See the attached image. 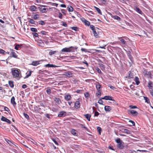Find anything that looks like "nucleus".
<instances>
[{"label":"nucleus","instance_id":"obj_53","mask_svg":"<svg viewBox=\"0 0 153 153\" xmlns=\"http://www.w3.org/2000/svg\"><path fill=\"white\" fill-rule=\"evenodd\" d=\"M32 34L33 36L36 37H38L39 36L38 35V33H32Z\"/></svg>","mask_w":153,"mask_h":153},{"label":"nucleus","instance_id":"obj_13","mask_svg":"<svg viewBox=\"0 0 153 153\" xmlns=\"http://www.w3.org/2000/svg\"><path fill=\"white\" fill-rule=\"evenodd\" d=\"M134 9L135 11H136L138 13H139L142 15L143 14V13L142 12V11L140 10V9L138 7H135Z\"/></svg>","mask_w":153,"mask_h":153},{"label":"nucleus","instance_id":"obj_64","mask_svg":"<svg viewBox=\"0 0 153 153\" xmlns=\"http://www.w3.org/2000/svg\"><path fill=\"white\" fill-rule=\"evenodd\" d=\"M120 42L123 44H126V41H125V40L123 39H121L120 40Z\"/></svg>","mask_w":153,"mask_h":153},{"label":"nucleus","instance_id":"obj_59","mask_svg":"<svg viewBox=\"0 0 153 153\" xmlns=\"http://www.w3.org/2000/svg\"><path fill=\"white\" fill-rule=\"evenodd\" d=\"M52 140L56 145H59L58 143L54 138H52Z\"/></svg>","mask_w":153,"mask_h":153},{"label":"nucleus","instance_id":"obj_17","mask_svg":"<svg viewBox=\"0 0 153 153\" xmlns=\"http://www.w3.org/2000/svg\"><path fill=\"white\" fill-rule=\"evenodd\" d=\"M74 106L75 108L77 109L80 108V103L79 101H76L74 103Z\"/></svg>","mask_w":153,"mask_h":153},{"label":"nucleus","instance_id":"obj_31","mask_svg":"<svg viewBox=\"0 0 153 153\" xmlns=\"http://www.w3.org/2000/svg\"><path fill=\"white\" fill-rule=\"evenodd\" d=\"M94 7L95 8V10H96V11L97 12L100 14V15H102V12L101 11V10H100L98 8L95 7V6H94Z\"/></svg>","mask_w":153,"mask_h":153},{"label":"nucleus","instance_id":"obj_35","mask_svg":"<svg viewBox=\"0 0 153 153\" xmlns=\"http://www.w3.org/2000/svg\"><path fill=\"white\" fill-rule=\"evenodd\" d=\"M112 17L114 19H116L118 21H120V20L121 18L119 16H114Z\"/></svg>","mask_w":153,"mask_h":153},{"label":"nucleus","instance_id":"obj_26","mask_svg":"<svg viewBox=\"0 0 153 153\" xmlns=\"http://www.w3.org/2000/svg\"><path fill=\"white\" fill-rule=\"evenodd\" d=\"M8 83L10 87L13 88L14 87V82L13 81H9Z\"/></svg>","mask_w":153,"mask_h":153},{"label":"nucleus","instance_id":"obj_63","mask_svg":"<svg viewBox=\"0 0 153 153\" xmlns=\"http://www.w3.org/2000/svg\"><path fill=\"white\" fill-rule=\"evenodd\" d=\"M97 72H98L99 73V74H101L102 73V72H101V70H100V69H99L98 68H97Z\"/></svg>","mask_w":153,"mask_h":153},{"label":"nucleus","instance_id":"obj_4","mask_svg":"<svg viewBox=\"0 0 153 153\" xmlns=\"http://www.w3.org/2000/svg\"><path fill=\"white\" fill-rule=\"evenodd\" d=\"M10 50L11 51L10 55L11 54L12 55V56H10L8 57V58L7 59H9L10 58L12 57H13L15 58H17V55H16V53L14 52L13 51V50L12 49H10Z\"/></svg>","mask_w":153,"mask_h":153},{"label":"nucleus","instance_id":"obj_5","mask_svg":"<svg viewBox=\"0 0 153 153\" xmlns=\"http://www.w3.org/2000/svg\"><path fill=\"white\" fill-rule=\"evenodd\" d=\"M143 73H145L146 75L147 76L148 78H150L151 79H152L153 75L152 74L150 71H147L144 70Z\"/></svg>","mask_w":153,"mask_h":153},{"label":"nucleus","instance_id":"obj_20","mask_svg":"<svg viewBox=\"0 0 153 153\" xmlns=\"http://www.w3.org/2000/svg\"><path fill=\"white\" fill-rule=\"evenodd\" d=\"M104 109L106 111H109L111 109V108L110 106H105L104 107Z\"/></svg>","mask_w":153,"mask_h":153},{"label":"nucleus","instance_id":"obj_2","mask_svg":"<svg viewBox=\"0 0 153 153\" xmlns=\"http://www.w3.org/2000/svg\"><path fill=\"white\" fill-rule=\"evenodd\" d=\"M39 7H38V8L40 12L42 13H45L47 12L48 9L46 8H42V7H47L46 5H43L40 4L38 5Z\"/></svg>","mask_w":153,"mask_h":153},{"label":"nucleus","instance_id":"obj_40","mask_svg":"<svg viewBox=\"0 0 153 153\" xmlns=\"http://www.w3.org/2000/svg\"><path fill=\"white\" fill-rule=\"evenodd\" d=\"M39 17V15L37 14H35L33 16V19L35 20H36L38 19Z\"/></svg>","mask_w":153,"mask_h":153},{"label":"nucleus","instance_id":"obj_22","mask_svg":"<svg viewBox=\"0 0 153 153\" xmlns=\"http://www.w3.org/2000/svg\"><path fill=\"white\" fill-rule=\"evenodd\" d=\"M127 55L131 61L132 62V60H133V58L132 56L131 55V52L129 51L127 53Z\"/></svg>","mask_w":153,"mask_h":153},{"label":"nucleus","instance_id":"obj_44","mask_svg":"<svg viewBox=\"0 0 153 153\" xmlns=\"http://www.w3.org/2000/svg\"><path fill=\"white\" fill-rule=\"evenodd\" d=\"M115 141L116 142V143H117L118 144L121 142H122V141H121L120 139L119 138H118L117 139L115 140Z\"/></svg>","mask_w":153,"mask_h":153},{"label":"nucleus","instance_id":"obj_62","mask_svg":"<svg viewBox=\"0 0 153 153\" xmlns=\"http://www.w3.org/2000/svg\"><path fill=\"white\" fill-rule=\"evenodd\" d=\"M107 44H104L103 46H100L99 48H103V49H105V47L106 46Z\"/></svg>","mask_w":153,"mask_h":153},{"label":"nucleus","instance_id":"obj_60","mask_svg":"<svg viewBox=\"0 0 153 153\" xmlns=\"http://www.w3.org/2000/svg\"><path fill=\"white\" fill-rule=\"evenodd\" d=\"M46 92L48 94H50L51 93V90L50 89H47Z\"/></svg>","mask_w":153,"mask_h":153},{"label":"nucleus","instance_id":"obj_6","mask_svg":"<svg viewBox=\"0 0 153 153\" xmlns=\"http://www.w3.org/2000/svg\"><path fill=\"white\" fill-rule=\"evenodd\" d=\"M67 114L66 112L65 111H60L58 115V117H65Z\"/></svg>","mask_w":153,"mask_h":153},{"label":"nucleus","instance_id":"obj_24","mask_svg":"<svg viewBox=\"0 0 153 153\" xmlns=\"http://www.w3.org/2000/svg\"><path fill=\"white\" fill-rule=\"evenodd\" d=\"M15 97H14L13 96L11 98V103L14 105H16V102H15Z\"/></svg>","mask_w":153,"mask_h":153},{"label":"nucleus","instance_id":"obj_8","mask_svg":"<svg viewBox=\"0 0 153 153\" xmlns=\"http://www.w3.org/2000/svg\"><path fill=\"white\" fill-rule=\"evenodd\" d=\"M73 73L70 71H68L65 72V75L66 76L68 77H72L73 76Z\"/></svg>","mask_w":153,"mask_h":153},{"label":"nucleus","instance_id":"obj_32","mask_svg":"<svg viewBox=\"0 0 153 153\" xmlns=\"http://www.w3.org/2000/svg\"><path fill=\"white\" fill-rule=\"evenodd\" d=\"M112 97L109 96H105V100H111Z\"/></svg>","mask_w":153,"mask_h":153},{"label":"nucleus","instance_id":"obj_1","mask_svg":"<svg viewBox=\"0 0 153 153\" xmlns=\"http://www.w3.org/2000/svg\"><path fill=\"white\" fill-rule=\"evenodd\" d=\"M92 32L94 34L95 37L98 38L100 37V35L102 33V31L101 30L98 31V30L97 29H92Z\"/></svg>","mask_w":153,"mask_h":153},{"label":"nucleus","instance_id":"obj_50","mask_svg":"<svg viewBox=\"0 0 153 153\" xmlns=\"http://www.w3.org/2000/svg\"><path fill=\"white\" fill-rule=\"evenodd\" d=\"M129 122H130L131 123V126H135V123L134 121L131 120H129Z\"/></svg>","mask_w":153,"mask_h":153},{"label":"nucleus","instance_id":"obj_57","mask_svg":"<svg viewBox=\"0 0 153 153\" xmlns=\"http://www.w3.org/2000/svg\"><path fill=\"white\" fill-rule=\"evenodd\" d=\"M45 116L48 118L49 119H50L51 118V117H50V116L52 117V115H50L49 114H45Z\"/></svg>","mask_w":153,"mask_h":153},{"label":"nucleus","instance_id":"obj_16","mask_svg":"<svg viewBox=\"0 0 153 153\" xmlns=\"http://www.w3.org/2000/svg\"><path fill=\"white\" fill-rule=\"evenodd\" d=\"M124 143L122 142L120 143H118L117 145V147L120 149H123L124 147V146L123 145Z\"/></svg>","mask_w":153,"mask_h":153},{"label":"nucleus","instance_id":"obj_28","mask_svg":"<svg viewBox=\"0 0 153 153\" xmlns=\"http://www.w3.org/2000/svg\"><path fill=\"white\" fill-rule=\"evenodd\" d=\"M22 45L21 44H16L15 47V49L16 50H18L19 49V48H22Z\"/></svg>","mask_w":153,"mask_h":153},{"label":"nucleus","instance_id":"obj_45","mask_svg":"<svg viewBox=\"0 0 153 153\" xmlns=\"http://www.w3.org/2000/svg\"><path fill=\"white\" fill-rule=\"evenodd\" d=\"M25 117L27 119L29 120V117L28 115L26 113H23Z\"/></svg>","mask_w":153,"mask_h":153},{"label":"nucleus","instance_id":"obj_43","mask_svg":"<svg viewBox=\"0 0 153 153\" xmlns=\"http://www.w3.org/2000/svg\"><path fill=\"white\" fill-rule=\"evenodd\" d=\"M7 143L10 146H12V144L14 145V144L12 143V142L10 140H6Z\"/></svg>","mask_w":153,"mask_h":153},{"label":"nucleus","instance_id":"obj_14","mask_svg":"<svg viewBox=\"0 0 153 153\" xmlns=\"http://www.w3.org/2000/svg\"><path fill=\"white\" fill-rule=\"evenodd\" d=\"M44 66L47 67L48 68H56L58 67L59 66H56L54 65L48 64H47L45 65Z\"/></svg>","mask_w":153,"mask_h":153},{"label":"nucleus","instance_id":"obj_61","mask_svg":"<svg viewBox=\"0 0 153 153\" xmlns=\"http://www.w3.org/2000/svg\"><path fill=\"white\" fill-rule=\"evenodd\" d=\"M99 114V112L97 111H96L94 113V117L98 116Z\"/></svg>","mask_w":153,"mask_h":153},{"label":"nucleus","instance_id":"obj_36","mask_svg":"<svg viewBox=\"0 0 153 153\" xmlns=\"http://www.w3.org/2000/svg\"><path fill=\"white\" fill-rule=\"evenodd\" d=\"M28 22L31 24H34L35 21H34L33 19H31L30 18H28Z\"/></svg>","mask_w":153,"mask_h":153},{"label":"nucleus","instance_id":"obj_3","mask_svg":"<svg viewBox=\"0 0 153 153\" xmlns=\"http://www.w3.org/2000/svg\"><path fill=\"white\" fill-rule=\"evenodd\" d=\"M11 72L12 75L15 77H18L19 74V72L17 70H13L12 69Z\"/></svg>","mask_w":153,"mask_h":153},{"label":"nucleus","instance_id":"obj_29","mask_svg":"<svg viewBox=\"0 0 153 153\" xmlns=\"http://www.w3.org/2000/svg\"><path fill=\"white\" fill-rule=\"evenodd\" d=\"M61 51L64 52H70L69 48H65L62 49Z\"/></svg>","mask_w":153,"mask_h":153},{"label":"nucleus","instance_id":"obj_46","mask_svg":"<svg viewBox=\"0 0 153 153\" xmlns=\"http://www.w3.org/2000/svg\"><path fill=\"white\" fill-rule=\"evenodd\" d=\"M97 131H98V132H99V134H100L101 131H102L101 128L100 127H97Z\"/></svg>","mask_w":153,"mask_h":153},{"label":"nucleus","instance_id":"obj_41","mask_svg":"<svg viewBox=\"0 0 153 153\" xmlns=\"http://www.w3.org/2000/svg\"><path fill=\"white\" fill-rule=\"evenodd\" d=\"M57 51H51L49 52V55L50 56L52 55L53 54H55Z\"/></svg>","mask_w":153,"mask_h":153},{"label":"nucleus","instance_id":"obj_10","mask_svg":"<svg viewBox=\"0 0 153 153\" xmlns=\"http://www.w3.org/2000/svg\"><path fill=\"white\" fill-rule=\"evenodd\" d=\"M129 111L133 116H135L138 114V113L134 110H129Z\"/></svg>","mask_w":153,"mask_h":153},{"label":"nucleus","instance_id":"obj_7","mask_svg":"<svg viewBox=\"0 0 153 153\" xmlns=\"http://www.w3.org/2000/svg\"><path fill=\"white\" fill-rule=\"evenodd\" d=\"M1 120L6 122L9 124H10L11 123V122L10 120L4 116H2Z\"/></svg>","mask_w":153,"mask_h":153},{"label":"nucleus","instance_id":"obj_49","mask_svg":"<svg viewBox=\"0 0 153 153\" xmlns=\"http://www.w3.org/2000/svg\"><path fill=\"white\" fill-rule=\"evenodd\" d=\"M80 126L82 127V128H84V129H85L87 131H88V129L87 128V127H86L85 126H83V125L82 124H80Z\"/></svg>","mask_w":153,"mask_h":153},{"label":"nucleus","instance_id":"obj_37","mask_svg":"<svg viewBox=\"0 0 153 153\" xmlns=\"http://www.w3.org/2000/svg\"><path fill=\"white\" fill-rule=\"evenodd\" d=\"M96 87L98 91L100 90V89L101 88V85L99 83H98L96 85Z\"/></svg>","mask_w":153,"mask_h":153},{"label":"nucleus","instance_id":"obj_38","mask_svg":"<svg viewBox=\"0 0 153 153\" xmlns=\"http://www.w3.org/2000/svg\"><path fill=\"white\" fill-rule=\"evenodd\" d=\"M3 107H4V110L5 111H8V113L10 114L11 112L10 111V110L6 106H3Z\"/></svg>","mask_w":153,"mask_h":153},{"label":"nucleus","instance_id":"obj_55","mask_svg":"<svg viewBox=\"0 0 153 153\" xmlns=\"http://www.w3.org/2000/svg\"><path fill=\"white\" fill-rule=\"evenodd\" d=\"M62 25L63 26H64L65 27H67L68 25L66 22H62Z\"/></svg>","mask_w":153,"mask_h":153},{"label":"nucleus","instance_id":"obj_54","mask_svg":"<svg viewBox=\"0 0 153 153\" xmlns=\"http://www.w3.org/2000/svg\"><path fill=\"white\" fill-rule=\"evenodd\" d=\"M96 94L97 96H100L101 95V93L100 92V90H99L97 91V92L96 93Z\"/></svg>","mask_w":153,"mask_h":153},{"label":"nucleus","instance_id":"obj_27","mask_svg":"<svg viewBox=\"0 0 153 153\" xmlns=\"http://www.w3.org/2000/svg\"><path fill=\"white\" fill-rule=\"evenodd\" d=\"M134 81L135 82L137 85L139 84L140 82L139 80V79L137 76L135 77Z\"/></svg>","mask_w":153,"mask_h":153},{"label":"nucleus","instance_id":"obj_15","mask_svg":"<svg viewBox=\"0 0 153 153\" xmlns=\"http://www.w3.org/2000/svg\"><path fill=\"white\" fill-rule=\"evenodd\" d=\"M69 48L70 52H74L75 51V50H76L77 49L78 47L71 46L69 47Z\"/></svg>","mask_w":153,"mask_h":153},{"label":"nucleus","instance_id":"obj_34","mask_svg":"<svg viewBox=\"0 0 153 153\" xmlns=\"http://www.w3.org/2000/svg\"><path fill=\"white\" fill-rule=\"evenodd\" d=\"M76 131L74 129H72L71 131V133L74 135H76Z\"/></svg>","mask_w":153,"mask_h":153},{"label":"nucleus","instance_id":"obj_33","mask_svg":"<svg viewBox=\"0 0 153 153\" xmlns=\"http://www.w3.org/2000/svg\"><path fill=\"white\" fill-rule=\"evenodd\" d=\"M152 82L151 81L149 80L148 83V86L149 88H151L152 87Z\"/></svg>","mask_w":153,"mask_h":153},{"label":"nucleus","instance_id":"obj_47","mask_svg":"<svg viewBox=\"0 0 153 153\" xmlns=\"http://www.w3.org/2000/svg\"><path fill=\"white\" fill-rule=\"evenodd\" d=\"M84 95L86 98H88L89 96V94L88 92H87L84 93Z\"/></svg>","mask_w":153,"mask_h":153},{"label":"nucleus","instance_id":"obj_42","mask_svg":"<svg viewBox=\"0 0 153 153\" xmlns=\"http://www.w3.org/2000/svg\"><path fill=\"white\" fill-rule=\"evenodd\" d=\"M32 72V71H29V73L28 74H27V73L26 74L27 75L25 77V78H27L28 77L30 76L31 75Z\"/></svg>","mask_w":153,"mask_h":153},{"label":"nucleus","instance_id":"obj_30","mask_svg":"<svg viewBox=\"0 0 153 153\" xmlns=\"http://www.w3.org/2000/svg\"><path fill=\"white\" fill-rule=\"evenodd\" d=\"M67 9L69 12H72L73 11V8L70 5L68 6Z\"/></svg>","mask_w":153,"mask_h":153},{"label":"nucleus","instance_id":"obj_11","mask_svg":"<svg viewBox=\"0 0 153 153\" xmlns=\"http://www.w3.org/2000/svg\"><path fill=\"white\" fill-rule=\"evenodd\" d=\"M29 10L32 11H37V8L35 6L32 5L30 7Z\"/></svg>","mask_w":153,"mask_h":153},{"label":"nucleus","instance_id":"obj_48","mask_svg":"<svg viewBox=\"0 0 153 153\" xmlns=\"http://www.w3.org/2000/svg\"><path fill=\"white\" fill-rule=\"evenodd\" d=\"M81 50L82 51H84L85 52H88V53H90L91 52L90 51H88L87 49H86L85 48H81Z\"/></svg>","mask_w":153,"mask_h":153},{"label":"nucleus","instance_id":"obj_56","mask_svg":"<svg viewBox=\"0 0 153 153\" xmlns=\"http://www.w3.org/2000/svg\"><path fill=\"white\" fill-rule=\"evenodd\" d=\"M98 103L100 104L103 105V102L101 99H100L98 101Z\"/></svg>","mask_w":153,"mask_h":153},{"label":"nucleus","instance_id":"obj_23","mask_svg":"<svg viewBox=\"0 0 153 153\" xmlns=\"http://www.w3.org/2000/svg\"><path fill=\"white\" fill-rule=\"evenodd\" d=\"M39 64V61H36L32 62V63L30 64L33 66H36Z\"/></svg>","mask_w":153,"mask_h":153},{"label":"nucleus","instance_id":"obj_18","mask_svg":"<svg viewBox=\"0 0 153 153\" xmlns=\"http://www.w3.org/2000/svg\"><path fill=\"white\" fill-rule=\"evenodd\" d=\"M128 76H126V77L128 79L132 78L134 77V74L131 71H129L128 73Z\"/></svg>","mask_w":153,"mask_h":153},{"label":"nucleus","instance_id":"obj_51","mask_svg":"<svg viewBox=\"0 0 153 153\" xmlns=\"http://www.w3.org/2000/svg\"><path fill=\"white\" fill-rule=\"evenodd\" d=\"M5 51H4L3 50L0 48V53H2L3 54H5Z\"/></svg>","mask_w":153,"mask_h":153},{"label":"nucleus","instance_id":"obj_21","mask_svg":"<svg viewBox=\"0 0 153 153\" xmlns=\"http://www.w3.org/2000/svg\"><path fill=\"white\" fill-rule=\"evenodd\" d=\"M84 116L85 117V118L87 119V120L88 121H90V117L91 116V114H84Z\"/></svg>","mask_w":153,"mask_h":153},{"label":"nucleus","instance_id":"obj_12","mask_svg":"<svg viewBox=\"0 0 153 153\" xmlns=\"http://www.w3.org/2000/svg\"><path fill=\"white\" fill-rule=\"evenodd\" d=\"M120 131L123 133H126L128 134H130L131 132L130 131L125 128H122Z\"/></svg>","mask_w":153,"mask_h":153},{"label":"nucleus","instance_id":"obj_39","mask_svg":"<svg viewBox=\"0 0 153 153\" xmlns=\"http://www.w3.org/2000/svg\"><path fill=\"white\" fill-rule=\"evenodd\" d=\"M144 99L145 100V102H147L148 103H150V102L149 101V98L147 97H144Z\"/></svg>","mask_w":153,"mask_h":153},{"label":"nucleus","instance_id":"obj_52","mask_svg":"<svg viewBox=\"0 0 153 153\" xmlns=\"http://www.w3.org/2000/svg\"><path fill=\"white\" fill-rule=\"evenodd\" d=\"M129 107L131 109H134V108H137V106H135V105L133 106L132 105H130Z\"/></svg>","mask_w":153,"mask_h":153},{"label":"nucleus","instance_id":"obj_9","mask_svg":"<svg viewBox=\"0 0 153 153\" xmlns=\"http://www.w3.org/2000/svg\"><path fill=\"white\" fill-rule=\"evenodd\" d=\"M82 21L84 23L85 25L89 26L90 25V23L88 21L86 20L85 18H82L81 19Z\"/></svg>","mask_w":153,"mask_h":153},{"label":"nucleus","instance_id":"obj_58","mask_svg":"<svg viewBox=\"0 0 153 153\" xmlns=\"http://www.w3.org/2000/svg\"><path fill=\"white\" fill-rule=\"evenodd\" d=\"M39 24L40 25H43L45 24V22L44 21H41L39 22Z\"/></svg>","mask_w":153,"mask_h":153},{"label":"nucleus","instance_id":"obj_19","mask_svg":"<svg viewBox=\"0 0 153 153\" xmlns=\"http://www.w3.org/2000/svg\"><path fill=\"white\" fill-rule=\"evenodd\" d=\"M72 97H71V95L69 94H68L66 95H65L64 97V98L65 99L67 100V101H69L71 100Z\"/></svg>","mask_w":153,"mask_h":153},{"label":"nucleus","instance_id":"obj_25","mask_svg":"<svg viewBox=\"0 0 153 153\" xmlns=\"http://www.w3.org/2000/svg\"><path fill=\"white\" fill-rule=\"evenodd\" d=\"M54 101L56 102L58 104H59L61 103V101L60 100L59 98H57L56 97H55Z\"/></svg>","mask_w":153,"mask_h":153}]
</instances>
